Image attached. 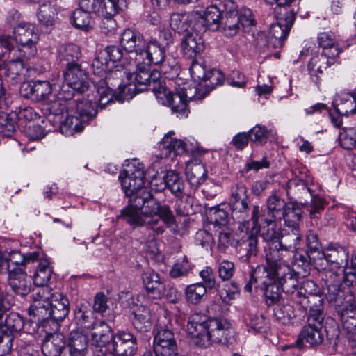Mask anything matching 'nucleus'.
I'll list each match as a JSON object with an SVG mask.
<instances>
[{
  "label": "nucleus",
  "mask_w": 356,
  "mask_h": 356,
  "mask_svg": "<svg viewBox=\"0 0 356 356\" xmlns=\"http://www.w3.org/2000/svg\"><path fill=\"white\" fill-rule=\"evenodd\" d=\"M187 331L192 343L207 348L213 343H227L232 324L224 318H208L195 313L188 318Z\"/></svg>",
  "instance_id": "nucleus-1"
},
{
  "label": "nucleus",
  "mask_w": 356,
  "mask_h": 356,
  "mask_svg": "<svg viewBox=\"0 0 356 356\" xmlns=\"http://www.w3.org/2000/svg\"><path fill=\"white\" fill-rule=\"evenodd\" d=\"M160 205V202L154 199L150 190H148L140 196L129 200L118 218H122L133 228L146 225L156 235H161L164 232L163 227L155 228L159 222L156 212H158Z\"/></svg>",
  "instance_id": "nucleus-2"
},
{
  "label": "nucleus",
  "mask_w": 356,
  "mask_h": 356,
  "mask_svg": "<svg viewBox=\"0 0 356 356\" xmlns=\"http://www.w3.org/2000/svg\"><path fill=\"white\" fill-rule=\"evenodd\" d=\"M124 78L129 79V74L122 65H115L108 69L104 78L92 79V87L96 91L95 95H99V102L107 104L115 97L116 100L123 102L125 99H120V94L124 92V88L127 84H123Z\"/></svg>",
  "instance_id": "nucleus-3"
},
{
  "label": "nucleus",
  "mask_w": 356,
  "mask_h": 356,
  "mask_svg": "<svg viewBox=\"0 0 356 356\" xmlns=\"http://www.w3.org/2000/svg\"><path fill=\"white\" fill-rule=\"evenodd\" d=\"M161 74V72L158 70L150 72L149 65L143 62H138L136 71L133 74H129L131 82L124 88V92L118 97L120 99H132L138 92L146 90L147 86H152V90L156 95L159 90L162 89V86L165 83Z\"/></svg>",
  "instance_id": "nucleus-4"
},
{
  "label": "nucleus",
  "mask_w": 356,
  "mask_h": 356,
  "mask_svg": "<svg viewBox=\"0 0 356 356\" xmlns=\"http://www.w3.org/2000/svg\"><path fill=\"white\" fill-rule=\"evenodd\" d=\"M252 236V234L248 232L245 224L241 223L235 232H232L227 227H222L218 231V248L224 251L229 246H241L246 251L244 261L250 262L252 258L257 256L258 252L257 241Z\"/></svg>",
  "instance_id": "nucleus-5"
},
{
  "label": "nucleus",
  "mask_w": 356,
  "mask_h": 356,
  "mask_svg": "<svg viewBox=\"0 0 356 356\" xmlns=\"http://www.w3.org/2000/svg\"><path fill=\"white\" fill-rule=\"evenodd\" d=\"M296 9H285L284 7L275 6L274 13L277 22L273 24L269 30L268 44L274 49L281 48L294 23Z\"/></svg>",
  "instance_id": "nucleus-6"
},
{
  "label": "nucleus",
  "mask_w": 356,
  "mask_h": 356,
  "mask_svg": "<svg viewBox=\"0 0 356 356\" xmlns=\"http://www.w3.org/2000/svg\"><path fill=\"white\" fill-rule=\"evenodd\" d=\"M165 47L162 43L157 42L156 38H151L146 41L145 47H143L141 57L144 63L150 66L151 65H159L161 72L169 73L170 70L177 69L175 59H166Z\"/></svg>",
  "instance_id": "nucleus-7"
},
{
  "label": "nucleus",
  "mask_w": 356,
  "mask_h": 356,
  "mask_svg": "<svg viewBox=\"0 0 356 356\" xmlns=\"http://www.w3.org/2000/svg\"><path fill=\"white\" fill-rule=\"evenodd\" d=\"M128 169L120 173L122 188L129 200L140 196L149 189L145 186V173L143 165L138 163L128 165Z\"/></svg>",
  "instance_id": "nucleus-8"
},
{
  "label": "nucleus",
  "mask_w": 356,
  "mask_h": 356,
  "mask_svg": "<svg viewBox=\"0 0 356 356\" xmlns=\"http://www.w3.org/2000/svg\"><path fill=\"white\" fill-rule=\"evenodd\" d=\"M255 275L262 273L264 276V282L268 280L277 282L282 291L289 294H293L298 289L300 284L299 273L293 268H257Z\"/></svg>",
  "instance_id": "nucleus-9"
},
{
  "label": "nucleus",
  "mask_w": 356,
  "mask_h": 356,
  "mask_svg": "<svg viewBox=\"0 0 356 356\" xmlns=\"http://www.w3.org/2000/svg\"><path fill=\"white\" fill-rule=\"evenodd\" d=\"M161 88L155 95L158 102L170 107L172 112L177 113V116L186 117L189 110L186 88H181L177 90L176 92H172L166 88L165 83Z\"/></svg>",
  "instance_id": "nucleus-10"
},
{
  "label": "nucleus",
  "mask_w": 356,
  "mask_h": 356,
  "mask_svg": "<svg viewBox=\"0 0 356 356\" xmlns=\"http://www.w3.org/2000/svg\"><path fill=\"white\" fill-rule=\"evenodd\" d=\"M81 95V97L76 98L72 103L70 109V112L76 115L83 123H88L96 116L97 105L103 108L106 104L99 102L100 97L95 95L96 91L94 89Z\"/></svg>",
  "instance_id": "nucleus-11"
},
{
  "label": "nucleus",
  "mask_w": 356,
  "mask_h": 356,
  "mask_svg": "<svg viewBox=\"0 0 356 356\" xmlns=\"http://www.w3.org/2000/svg\"><path fill=\"white\" fill-rule=\"evenodd\" d=\"M15 40L22 48L20 51L24 56L32 58L37 54L36 44L39 40V35L33 24L21 22L14 29Z\"/></svg>",
  "instance_id": "nucleus-12"
},
{
  "label": "nucleus",
  "mask_w": 356,
  "mask_h": 356,
  "mask_svg": "<svg viewBox=\"0 0 356 356\" xmlns=\"http://www.w3.org/2000/svg\"><path fill=\"white\" fill-rule=\"evenodd\" d=\"M63 77L65 83L76 89L79 94L93 90L92 80L88 79V73L80 64L66 67Z\"/></svg>",
  "instance_id": "nucleus-13"
},
{
  "label": "nucleus",
  "mask_w": 356,
  "mask_h": 356,
  "mask_svg": "<svg viewBox=\"0 0 356 356\" xmlns=\"http://www.w3.org/2000/svg\"><path fill=\"white\" fill-rule=\"evenodd\" d=\"M10 53L13 56H8V61L0 65V70H3L6 78L18 83L24 79V72L26 68V60L31 58L24 56L20 50H14Z\"/></svg>",
  "instance_id": "nucleus-14"
},
{
  "label": "nucleus",
  "mask_w": 356,
  "mask_h": 356,
  "mask_svg": "<svg viewBox=\"0 0 356 356\" xmlns=\"http://www.w3.org/2000/svg\"><path fill=\"white\" fill-rule=\"evenodd\" d=\"M225 0L221 1L218 4H212L203 10L195 11L197 19L200 20L204 30L209 29L217 31L220 28V21L225 9L224 8Z\"/></svg>",
  "instance_id": "nucleus-15"
},
{
  "label": "nucleus",
  "mask_w": 356,
  "mask_h": 356,
  "mask_svg": "<svg viewBox=\"0 0 356 356\" xmlns=\"http://www.w3.org/2000/svg\"><path fill=\"white\" fill-rule=\"evenodd\" d=\"M173 135H175L174 131H169L161 141L159 149L161 157L163 159H174L178 155L192 152L184 141L173 138Z\"/></svg>",
  "instance_id": "nucleus-16"
},
{
  "label": "nucleus",
  "mask_w": 356,
  "mask_h": 356,
  "mask_svg": "<svg viewBox=\"0 0 356 356\" xmlns=\"http://www.w3.org/2000/svg\"><path fill=\"white\" fill-rule=\"evenodd\" d=\"M52 92V86L48 81L36 80L24 83L20 88L21 95L35 102L47 100Z\"/></svg>",
  "instance_id": "nucleus-17"
},
{
  "label": "nucleus",
  "mask_w": 356,
  "mask_h": 356,
  "mask_svg": "<svg viewBox=\"0 0 356 356\" xmlns=\"http://www.w3.org/2000/svg\"><path fill=\"white\" fill-rule=\"evenodd\" d=\"M49 307L45 312L44 318H51L54 321H63L69 314L70 302L66 296L59 291L51 292Z\"/></svg>",
  "instance_id": "nucleus-18"
},
{
  "label": "nucleus",
  "mask_w": 356,
  "mask_h": 356,
  "mask_svg": "<svg viewBox=\"0 0 356 356\" xmlns=\"http://www.w3.org/2000/svg\"><path fill=\"white\" fill-rule=\"evenodd\" d=\"M53 289L48 286H40L32 291V303L29 308L30 315L38 316V318H44L47 307H49V300Z\"/></svg>",
  "instance_id": "nucleus-19"
},
{
  "label": "nucleus",
  "mask_w": 356,
  "mask_h": 356,
  "mask_svg": "<svg viewBox=\"0 0 356 356\" xmlns=\"http://www.w3.org/2000/svg\"><path fill=\"white\" fill-rule=\"evenodd\" d=\"M250 220L252 222V227H250V221L243 222L241 224H245L248 228V232L252 234V238L257 241V245H258V236L257 234L259 232L261 227L266 226L270 227L273 225L275 222V219L270 214L268 211H263L261 207L257 205H253L251 212Z\"/></svg>",
  "instance_id": "nucleus-20"
},
{
  "label": "nucleus",
  "mask_w": 356,
  "mask_h": 356,
  "mask_svg": "<svg viewBox=\"0 0 356 356\" xmlns=\"http://www.w3.org/2000/svg\"><path fill=\"white\" fill-rule=\"evenodd\" d=\"M119 42L121 47L128 53H136V56L141 54L143 47H145V40L143 35L138 30L127 28L121 33Z\"/></svg>",
  "instance_id": "nucleus-21"
},
{
  "label": "nucleus",
  "mask_w": 356,
  "mask_h": 356,
  "mask_svg": "<svg viewBox=\"0 0 356 356\" xmlns=\"http://www.w3.org/2000/svg\"><path fill=\"white\" fill-rule=\"evenodd\" d=\"M111 346L115 356H131L136 350V339L129 332H119L113 335Z\"/></svg>",
  "instance_id": "nucleus-22"
},
{
  "label": "nucleus",
  "mask_w": 356,
  "mask_h": 356,
  "mask_svg": "<svg viewBox=\"0 0 356 356\" xmlns=\"http://www.w3.org/2000/svg\"><path fill=\"white\" fill-rule=\"evenodd\" d=\"M155 353L171 356L177 350V344L173 332L169 329L161 327L156 332L154 339Z\"/></svg>",
  "instance_id": "nucleus-23"
},
{
  "label": "nucleus",
  "mask_w": 356,
  "mask_h": 356,
  "mask_svg": "<svg viewBox=\"0 0 356 356\" xmlns=\"http://www.w3.org/2000/svg\"><path fill=\"white\" fill-rule=\"evenodd\" d=\"M334 62V60L318 53L313 54L307 63V68L312 81L316 84H319L324 72Z\"/></svg>",
  "instance_id": "nucleus-24"
},
{
  "label": "nucleus",
  "mask_w": 356,
  "mask_h": 356,
  "mask_svg": "<svg viewBox=\"0 0 356 356\" xmlns=\"http://www.w3.org/2000/svg\"><path fill=\"white\" fill-rule=\"evenodd\" d=\"M307 169L302 164H298L292 170L294 178L290 179L286 185V193L288 196L295 195L296 190H302L303 193H309L312 195L311 189L307 186L309 177L307 175Z\"/></svg>",
  "instance_id": "nucleus-25"
},
{
  "label": "nucleus",
  "mask_w": 356,
  "mask_h": 356,
  "mask_svg": "<svg viewBox=\"0 0 356 356\" xmlns=\"http://www.w3.org/2000/svg\"><path fill=\"white\" fill-rule=\"evenodd\" d=\"M317 42L318 47L322 49V54L335 61V59L341 52L336 35L334 33L322 32L318 35Z\"/></svg>",
  "instance_id": "nucleus-26"
},
{
  "label": "nucleus",
  "mask_w": 356,
  "mask_h": 356,
  "mask_svg": "<svg viewBox=\"0 0 356 356\" xmlns=\"http://www.w3.org/2000/svg\"><path fill=\"white\" fill-rule=\"evenodd\" d=\"M204 48L202 38L196 33H188L182 39L181 50L186 58H195L203 52Z\"/></svg>",
  "instance_id": "nucleus-27"
},
{
  "label": "nucleus",
  "mask_w": 356,
  "mask_h": 356,
  "mask_svg": "<svg viewBox=\"0 0 356 356\" xmlns=\"http://www.w3.org/2000/svg\"><path fill=\"white\" fill-rule=\"evenodd\" d=\"M8 277L9 285L15 293L24 296L30 292L31 282L22 268H13Z\"/></svg>",
  "instance_id": "nucleus-28"
},
{
  "label": "nucleus",
  "mask_w": 356,
  "mask_h": 356,
  "mask_svg": "<svg viewBox=\"0 0 356 356\" xmlns=\"http://www.w3.org/2000/svg\"><path fill=\"white\" fill-rule=\"evenodd\" d=\"M348 252L347 250L343 247L330 250V252L319 253L318 266H327L330 264H335L334 267H348Z\"/></svg>",
  "instance_id": "nucleus-29"
},
{
  "label": "nucleus",
  "mask_w": 356,
  "mask_h": 356,
  "mask_svg": "<svg viewBox=\"0 0 356 356\" xmlns=\"http://www.w3.org/2000/svg\"><path fill=\"white\" fill-rule=\"evenodd\" d=\"M187 181L191 188L196 191L207 179V170L201 163H188L185 170Z\"/></svg>",
  "instance_id": "nucleus-30"
},
{
  "label": "nucleus",
  "mask_w": 356,
  "mask_h": 356,
  "mask_svg": "<svg viewBox=\"0 0 356 356\" xmlns=\"http://www.w3.org/2000/svg\"><path fill=\"white\" fill-rule=\"evenodd\" d=\"M323 340L321 328L312 326L309 324L305 325L298 335L295 346L301 348L303 346V341L312 346L321 344Z\"/></svg>",
  "instance_id": "nucleus-31"
},
{
  "label": "nucleus",
  "mask_w": 356,
  "mask_h": 356,
  "mask_svg": "<svg viewBox=\"0 0 356 356\" xmlns=\"http://www.w3.org/2000/svg\"><path fill=\"white\" fill-rule=\"evenodd\" d=\"M197 14L195 11L172 13L170 19V27L178 33L187 31L197 19Z\"/></svg>",
  "instance_id": "nucleus-32"
},
{
  "label": "nucleus",
  "mask_w": 356,
  "mask_h": 356,
  "mask_svg": "<svg viewBox=\"0 0 356 356\" xmlns=\"http://www.w3.org/2000/svg\"><path fill=\"white\" fill-rule=\"evenodd\" d=\"M131 319L133 325L139 332H146L151 327V313L147 307H136L131 312Z\"/></svg>",
  "instance_id": "nucleus-33"
},
{
  "label": "nucleus",
  "mask_w": 356,
  "mask_h": 356,
  "mask_svg": "<svg viewBox=\"0 0 356 356\" xmlns=\"http://www.w3.org/2000/svg\"><path fill=\"white\" fill-rule=\"evenodd\" d=\"M266 260L268 267H290L282 254L284 248L278 243H269L265 248Z\"/></svg>",
  "instance_id": "nucleus-34"
},
{
  "label": "nucleus",
  "mask_w": 356,
  "mask_h": 356,
  "mask_svg": "<svg viewBox=\"0 0 356 356\" xmlns=\"http://www.w3.org/2000/svg\"><path fill=\"white\" fill-rule=\"evenodd\" d=\"M8 104L4 109L0 108V136L11 137L15 131L17 116V111L7 113Z\"/></svg>",
  "instance_id": "nucleus-35"
},
{
  "label": "nucleus",
  "mask_w": 356,
  "mask_h": 356,
  "mask_svg": "<svg viewBox=\"0 0 356 356\" xmlns=\"http://www.w3.org/2000/svg\"><path fill=\"white\" fill-rule=\"evenodd\" d=\"M65 345L64 336L59 333H54L47 336L42 343V350L45 356H59Z\"/></svg>",
  "instance_id": "nucleus-36"
},
{
  "label": "nucleus",
  "mask_w": 356,
  "mask_h": 356,
  "mask_svg": "<svg viewBox=\"0 0 356 356\" xmlns=\"http://www.w3.org/2000/svg\"><path fill=\"white\" fill-rule=\"evenodd\" d=\"M59 12V7L52 1H46L41 4L37 13L39 22L47 26H52Z\"/></svg>",
  "instance_id": "nucleus-37"
},
{
  "label": "nucleus",
  "mask_w": 356,
  "mask_h": 356,
  "mask_svg": "<svg viewBox=\"0 0 356 356\" xmlns=\"http://www.w3.org/2000/svg\"><path fill=\"white\" fill-rule=\"evenodd\" d=\"M88 345V336L79 330H72L69 337L70 356H84Z\"/></svg>",
  "instance_id": "nucleus-38"
},
{
  "label": "nucleus",
  "mask_w": 356,
  "mask_h": 356,
  "mask_svg": "<svg viewBox=\"0 0 356 356\" xmlns=\"http://www.w3.org/2000/svg\"><path fill=\"white\" fill-rule=\"evenodd\" d=\"M89 330L91 332L92 341L97 346H105L113 337L111 327L104 321H97Z\"/></svg>",
  "instance_id": "nucleus-39"
},
{
  "label": "nucleus",
  "mask_w": 356,
  "mask_h": 356,
  "mask_svg": "<svg viewBox=\"0 0 356 356\" xmlns=\"http://www.w3.org/2000/svg\"><path fill=\"white\" fill-rule=\"evenodd\" d=\"M38 259V252H33L26 255L21 254L19 251H13L3 258V267H17L31 264Z\"/></svg>",
  "instance_id": "nucleus-40"
},
{
  "label": "nucleus",
  "mask_w": 356,
  "mask_h": 356,
  "mask_svg": "<svg viewBox=\"0 0 356 356\" xmlns=\"http://www.w3.org/2000/svg\"><path fill=\"white\" fill-rule=\"evenodd\" d=\"M58 58L65 67L73 65H79L77 61L81 56L80 48L74 44H67L60 47L58 50Z\"/></svg>",
  "instance_id": "nucleus-41"
},
{
  "label": "nucleus",
  "mask_w": 356,
  "mask_h": 356,
  "mask_svg": "<svg viewBox=\"0 0 356 356\" xmlns=\"http://www.w3.org/2000/svg\"><path fill=\"white\" fill-rule=\"evenodd\" d=\"M278 243L286 250H298L302 240L300 229H285Z\"/></svg>",
  "instance_id": "nucleus-42"
},
{
  "label": "nucleus",
  "mask_w": 356,
  "mask_h": 356,
  "mask_svg": "<svg viewBox=\"0 0 356 356\" xmlns=\"http://www.w3.org/2000/svg\"><path fill=\"white\" fill-rule=\"evenodd\" d=\"M285 200L276 194L270 195L266 200L267 210L275 220H281L289 206Z\"/></svg>",
  "instance_id": "nucleus-43"
},
{
  "label": "nucleus",
  "mask_w": 356,
  "mask_h": 356,
  "mask_svg": "<svg viewBox=\"0 0 356 356\" xmlns=\"http://www.w3.org/2000/svg\"><path fill=\"white\" fill-rule=\"evenodd\" d=\"M165 186L176 197L181 198L184 194V182L178 173L169 170L163 177Z\"/></svg>",
  "instance_id": "nucleus-44"
},
{
  "label": "nucleus",
  "mask_w": 356,
  "mask_h": 356,
  "mask_svg": "<svg viewBox=\"0 0 356 356\" xmlns=\"http://www.w3.org/2000/svg\"><path fill=\"white\" fill-rule=\"evenodd\" d=\"M229 205L231 216L234 221L238 222L239 225L248 221L246 219L249 217L250 211H252L250 200L231 202Z\"/></svg>",
  "instance_id": "nucleus-45"
},
{
  "label": "nucleus",
  "mask_w": 356,
  "mask_h": 356,
  "mask_svg": "<svg viewBox=\"0 0 356 356\" xmlns=\"http://www.w3.org/2000/svg\"><path fill=\"white\" fill-rule=\"evenodd\" d=\"M75 320L76 324L84 329V332L89 330L92 325L97 322L95 321L94 312L85 304H81L76 309Z\"/></svg>",
  "instance_id": "nucleus-46"
},
{
  "label": "nucleus",
  "mask_w": 356,
  "mask_h": 356,
  "mask_svg": "<svg viewBox=\"0 0 356 356\" xmlns=\"http://www.w3.org/2000/svg\"><path fill=\"white\" fill-rule=\"evenodd\" d=\"M60 122V131L66 135H73L75 133L82 131L83 129L84 123L74 113H67L65 119H63Z\"/></svg>",
  "instance_id": "nucleus-47"
},
{
  "label": "nucleus",
  "mask_w": 356,
  "mask_h": 356,
  "mask_svg": "<svg viewBox=\"0 0 356 356\" xmlns=\"http://www.w3.org/2000/svg\"><path fill=\"white\" fill-rule=\"evenodd\" d=\"M124 6L125 0H101L99 16L113 18Z\"/></svg>",
  "instance_id": "nucleus-48"
},
{
  "label": "nucleus",
  "mask_w": 356,
  "mask_h": 356,
  "mask_svg": "<svg viewBox=\"0 0 356 356\" xmlns=\"http://www.w3.org/2000/svg\"><path fill=\"white\" fill-rule=\"evenodd\" d=\"M70 21L75 28L84 31H88L92 28V20L90 13L81 8L72 13Z\"/></svg>",
  "instance_id": "nucleus-49"
},
{
  "label": "nucleus",
  "mask_w": 356,
  "mask_h": 356,
  "mask_svg": "<svg viewBox=\"0 0 356 356\" xmlns=\"http://www.w3.org/2000/svg\"><path fill=\"white\" fill-rule=\"evenodd\" d=\"M334 107L338 112L345 115L356 113V88L353 92L341 97L339 102H337Z\"/></svg>",
  "instance_id": "nucleus-50"
},
{
  "label": "nucleus",
  "mask_w": 356,
  "mask_h": 356,
  "mask_svg": "<svg viewBox=\"0 0 356 356\" xmlns=\"http://www.w3.org/2000/svg\"><path fill=\"white\" fill-rule=\"evenodd\" d=\"M302 213L300 208L290 204L282 218L285 226L289 229H300L299 224L302 219Z\"/></svg>",
  "instance_id": "nucleus-51"
},
{
  "label": "nucleus",
  "mask_w": 356,
  "mask_h": 356,
  "mask_svg": "<svg viewBox=\"0 0 356 356\" xmlns=\"http://www.w3.org/2000/svg\"><path fill=\"white\" fill-rule=\"evenodd\" d=\"M225 9L220 21V26L240 23L238 17L237 6L232 0H225Z\"/></svg>",
  "instance_id": "nucleus-52"
},
{
  "label": "nucleus",
  "mask_w": 356,
  "mask_h": 356,
  "mask_svg": "<svg viewBox=\"0 0 356 356\" xmlns=\"http://www.w3.org/2000/svg\"><path fill=\"white\" fill-rule=\"evenodd\" d=\"M206 293V286L202 283L188 285L185 289V296L187 301L193 305L200 302Z\"/></svg>",
  "instance_id": "nucleus-53"
},
{
  "label": "nucleus",
  "mask_w": 356,
  "mask_h": 356,
  "mask_svg": "<svg viewBox=\"0 0 356 356\" xmlns=\"http://www.w3.org/2000/svg\"><path fill=\"white\" fill-rule=\"evenodd\" d=\"M245 317L248 331L266 332L269 328L268 321L261 315L250 314Z\"/></svg>",
  "instance_id": "nucleus-54"
},
{
  "label": "nucleus",
  "mask_w": 356,
  "mask_h": 356,
  "mask_svg": "<svg viewBox=\"0 0 356 356\" xmlns=\"http://www.w3.org/2000/svg\"><path fill=\"white\" fill-rule=\"evenodd\" d=\"M225 77L223 73L217 69H211L207 71V74L202 83L209 90H212L218 86H222L225 82Z\"/></svg>",
  "instance_id": "nucleus-55"
},
{
  "label": "nucleus",
  "mask_w": 356,
  "mask_h": 356,
  "mask_svg": "<svg viewBox=\"0 0 356 356\" xmlns=\"http://www.w3.org/2000/svg\"><path fill=\"white\" fill-rule=\"evenodd\" d=\"M262 284L265 287L264 295L266 303L268 305L275 304L281 296L280 286L277 282L270 280L266 283H264L263 280Z\"/></svg>",
  "instance_id": "nucleus-56"
},
{
  "label": "nucleus",
  "mask_w": 356,
  "mask_h": 356,
  "mask_svg": "<svg viewBox=\"0 0 356 356\" xmlns=\"http://www.w3.org/2000/svg\"><path fill=\"white\" fill-rule=\"evenodd\" d=\"M250 141L257 145L266 144L270 136V131L265 126L257 124L248 131Z\"/></svg>",
  "instance_id": "nucleus-57"
},
{
  "label": "nucleus",
  "mask_w": 356,
  "mask_h": 356,
  "mask_svg": "<svg viewBox=\"0 0 356 356\" xmlns=\"http://www.w3.org/2000/svg\"><path fill=\"white\" fill-rule=\"evenodd\" d=\"M319 304L315 305L309 309L307 316V324L322 328V323L325 318L322 300H318Z\"/></svg>",
  "instance_id": "nucleus-58"
},
{
  "label": "nucleus",
  "mask_w": 356,
  "mask_h": 356,
  "mask_svg": "<svg viewBox=\"0 0 356 356\" xmlns=\"http://www.w3.org/2000/svg\"><path fill=\"white\" fill-rule=\"evenodd\" d=\"M340 144L345 149H353L356 147V127H347L340 134Z\"/></svg>",
  "instance_id": "nucleus-59"
},
{
  "label": "nucleus",
  "mask_w": 356,
  "mask_h": 356,
  "mask_svg": "<svg viewBox=\"0 0 356 356\" xmlns=\"http://www.w3.org/2000/svg\"><path fill=\"white\" fill-rule=\"evenodd\" d=\"M250 200L248 188L242 182L234 183L230 189L229 203Z\"/></svg>",
  "instance_id": "nucleus-60"
},
{
  "label": "nucleus",
  "mask_w": 356,
  "mask_h": 356,
  "mask_svg": "<svg viewBox=\"0 0 356 356\" xmlns=\"http://www.w3.org/2000/svg\"><path fill=\"white\" fill-rule=\"evenodd\" d=\"M275 319L282 324H287L293 318L292 307L289 305H277L273 309Z\"/></svg>",
  "instance_id": "nucleus-61"
},
{
  "label": "nucleus",
  "mask_w": 356,
  "mask_h": 356,
  "mask_svg": "<svg viewBox=\"0 0 356 356\" xmlns=\"http://www.w3.org/2000/svg\"><path fill=\"white\" fill-rule=\"evenodd\" d=\"M341 322L348 346L351 348L356 346V318Z\"/></svg>",
  "instance_id": "nucleus-62"
},
{
  "label": "nucleus",
  "mask_w": 356,
  "mask_h": 356,
  "mask_svg": "<svg viewBox=\"0 0 356 356\" xmlns=\"http://www.w3.org/2000/svg\"><path fill=\"white\" fill-rule=\"evenodd\" d=\"M100 54L101 56H98L92 60L91 65L94 75L97 76L95 79L102 78L104 74H106L109 69V62L102 52Z\"/></svg>",
  "instance_id": "nucleus-63"
},
{
  "label": "nucleus",
  "mask_w": 356,
  "mask_h": 356,
  "mask_svg": "<svg viewBox=\"0 0 356 356\" xmlns=\"http://www.w3.org/2000/svg\"><path fill=\"white\" fill-rule=\"evenodd\" d=\"M325 209L324 200L320 196H314L310 204L306 208L312 218L316 219L321 216V212Z\"/></svg>",
  "instance_id": "nucleus-64"
}]
</instances>
